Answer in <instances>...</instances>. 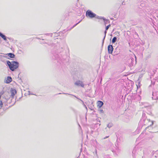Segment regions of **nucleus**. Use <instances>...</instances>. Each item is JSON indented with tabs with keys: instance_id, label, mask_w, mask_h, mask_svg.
<instances>
[{
	"instance_id": "21",
	"label": "nucleus",
	"mask_w": 158,
	"mask_h": 158,
	"mask_svg": "<svg viewBox=\"0 0 158 158\" xmlns=\"http://www.w3.org/2000/svg\"><path fill=\"white\" fill-rule=\"evenodd\" d=\"M2 101H1V102L0 103V106L1 107H2Z\"/></svg>"
},
{
	"instance_id": "15",
	"label": "nucleus",
	"mask_w": 158,
	"mask_h": 158,
	"mask_svg": "<svg viewBox=\"0 0 158 158\" xmlns=\"http://www.w3.org/2000/svg\"><path fill=\"white\" fill-rule=\"evenodd\" d=\"M106 32H107V31H106V30H105L104 31V38L103 39V40H102V44H103L104 42V39L105 38V37H106Z\"/></svg>"
},
{
	"instance_id": "2",
	"label": "nucleus",
	"mask_w": 158,
	"mask_h": 158,
	"mask_svg": "<svg viewBox=\"0 0 158 158\" xmlns=\"http://www.w3.org/2000/svg\"><path fill=\"white\" fill-rule=\"evenodd\" d=\"M86 16L87 17H89L90 18H92L95 17L96 15L95 14L92 12L91 10H88L86 13Z\"/></svg>"
},
{
	"instance_id": "14",
	"label": "nucleus",
	"mask_w": 158,
	"mask_h": 158,
	"mask_svg": "<svg viewBox=\"0 0 158 158\" xmlns=\"http://www.w3.org/2000/svg\"><path fill=\"white\" fill-rule=\"evenodd\" d=\"M95 17L97 18V19H103V20L104 21H106L107 22V20H106L105 18H102L101 17H99V16H96Z\"/></svg>"
},
{
	"instance_id": "6",
	"label": "nucleus",
	"mask_w": 158,
	"mask_h": 158,
	"mask_svg": "<svg viewBox=\"0 0 158 158\" xmlns=\"http://www.w3.org/2000/svg\"><path fill=\"white\" fill-rule=\"evenodd\" d=\"M108 53L111 54L113 50V47L112 45H109L108 47Z\"/></svg>"
},
{
	"instance_id": "17",
	"label": "nucleus",
	"mask_w": 158,
	"mask_h": 158,
	"mask_svg": "<svg viewBox=\"0 0 158 158\" xmlns=\"http://www.w3.org/2000/svg\"><path fill=\"white\" fill-rule=\"evenodd\" d=\"M145 114L144 113H143L142 115V119H143V121H145L146 119L145 118Z\"/></svg>"
},
{
	"instance_id": "13",
	"label": "nucleus",
	"mask_w": 158,
	"mask_h": 158,
	"mask_svg": "<svg viewBox=\"0 0 158 158\" xmlns=\"http://www.w3.org/2000/svg\"><path fill=\"white\" fill-rule=\"evenodd\" d=\"M116 40H117V37H114L113 38L112 41V42L113 43H115L116 42Z\"/></svg>"
},
{
	"instance_id": "7",
	"label": "nucleus",
	"mask_w": 158,
	"mask_h": 158,
	"mask_svg": "<svg viewBox=\"0 0 158 158\" xmlns=\"http://www.w3.org/2000/svg\"><path fill=\"white\" fill-rule=\"evenodd\" d=\"M16 93V91L15 89H12L10 91V96H11L12 98H13Z\"/></svg>"
},
{
	"instance_id": "12",
	"label": "nucleus",
	"mask_w": 158,
	"mask_h": 158,
	"mask_svg": "<svg viewBox=\"0 0 158 158\" xmlns=\"http://www.w3.org/2000/svg\"><path fill=\"white\" fill-rule=\"evenodd\" d=\"M0 36L4 40H6V37L5 35H3L2 33L0 32Z\"/></svg>"
},
{
	"instance_id": "1",
	"label": "nucleus",
	"mask_w": 158,
	"mask_h": 158,
	"mask_svg": "<svg viewBox=\"0 0 158 158\" xmlns=\"http://www.w3.org/2000/svg\"><path fill=\"white\" fill-rule=\"evenodd\" d=\"M7 63L10 69L12 71H14L19 66V63L17 62L12 61L10 62L9 61H7Z\"/></svg>"
},
{
	"instance_id": "5",
	"label": "nucleus",
	"mask_w": 158,
	"mask_h": 158,
	"mask_svg": "<svg viewBox=\"0 0 158 158\" xmlns=\"http://www.w3.org/2000/svg\"><path fill=\"white\" fill-rule=\"evenodd\" d=\"M12 81V79L10 77L8 76L7 78L4 80V82L6 83H9Z\"/></svg>"
},
{
	"instance_id": "9",
	"label": "nucleus",
	"mask_w": 158,
	"mask_h": 158,
	"mask_svg": "<svg viewBox=\"0 0 158 158\" xmlns=\"http://www.w3.org/2000/svg\"><path fill=\"white\" fill-rule=\"evenodd\" d=\"M98 106L99 108H101L103 104V102L102 101H98Z\"/></svg>"
},
{
	"instance_id": "22",
	"label": "nucleus",
	"mask_w": 158,
	"mask_h": 158,
	"mask_svg": "<svg viewBox=\"0 0 158 158\" xmlns=\"http://www.w3.org/2000/svg\"><path fill=\"white\" fill-rule=\"evenodd\" d=\"M108 136H106V137L104 138V139H106V138H108Z\"/></svg>"
},
{
	"instance_id": "4",
	"label": "nucleus",
	"mask_w": 158,
	"mask_h": 158,
	"mask_svg": "<svg viewBox=\"0 0 158 158\" xmlns=\"http://www.w3.org/2000/svg\"><path fill=\"white\" fill-rule=\"evenodd\" d=\"M152 98L153 100H156L158 99V91L153 92Z\"/></svg>"
},
{
	"instance_id": "16",
	"label": "nucleus",
	"mask_w": 158,
	"mask_h": 158,
	"mask_svg": "<svg viewBox=\"0 0 158 158\" xmlns=\"http://www.w3.org/2000/svg\"><path fill=\"white\" fill-rule=\"evenodd\" d=\"M113 125L112 123H110L107 125V127L109 128H110L113 126Z\"/></svg>"
},
{
	"instance_id": "25",
	"label": "nucleus",
	"mask_w": 158,
	"mask_h": 158,
	"mask_svg": "<svg viewBox=\"0 0 158 158\" xmlns=\"http://www.w3.org/2000/svg\"><path fill=\"white\" fill-rule=\"evenodd\" d=\"M95 142L97 143V141H95Z\"/></svg>"
},
{
	"instance_id": "20",
	"label": "nucleus",
	"mask_w": 158,
	"mask_h": 158,
	"mask_svg": "<svg viewBox=\"0 0 158 158\" xmlns=\"http://www.w3.org/2000/svg\"><path fill=\"white\" fill-rule=\"evenodd\" d=\"M81 20L79 22H78V23H76V24H75L74 25L73 27L72 28H73V27H75L76 25H77L78 23H79L81 21Z\"/></svg>"
},
{
	"instance_id": "18",
	"label": "nucleus",
	"mask_w": 158,
	"mask_h": 158,
	"mask_svg": "<svg viewBox=\"0 0 158 158\" xmlns=\"http://www.w3.org/2000/svg\"><path fill=\"white\" fill-rule=\"evenodd\" d=\"M110 24H109L107 26H106V30H107L108 29L109 27H110Z\"/></svg>"
},
{
	"instance_id": "3",
	"label": "nucleus",
	"mask_w": 158,
	"mask_h": 158,
	"mask_svg": "<svg viewBox=\"0 0 158 158\" xmlns=\"http://www.w3.org/2000/svg\"><path fill=\"white\" fill-rule=\"evenodd\" d=\"M75 85L78 86H81L82 87H84V85L83 84L82 81H77L75 83Z\"/></svg>"
},
{
	"instance_id": "19",
	"label": "nucleus",
	"mask_w": 158,
	"mask_h": 158,
	"mask_svg": "<svg viewBox=\"0 0 158 158\" xmlns=\"http://www.w3.org/2000/svg\"><path fill=\"white\" fill-rule=\"evenodd\" d=\"M70 95H73V96H74V97H76L77 98V99H78L80 100V101H81L83 103H84V102H83V101H82V100H81V99H80L78 98L76 96H74V95H72V94H70Z\"/></svg>"
},
{
	"instance_id": "10",
	"label": "nucleus",
	"mask_w": 158,
	"mask_h": 158,
	"mask_svg": "<svg viewBox=\"0 0 158 158\" xmlns=\"http://www.w3.org/2000/svg\"><path fill=\"white\" fill-rule=\"evenodd\" d=\"M8 56L11 58H14L15 55L14 54L12 53H9L7 54Z\"/></svg>"
},
{
	"instance_id": "8",
	"label": "nucleus",
	"mask_w": 158,
	"mask_h": 158,
	"mask_svg": "<svg viewBox=\"0 0 158 158\" xmlns=\"http://www.w3.org/2000/svg\"><path fill=\"white\" fill-rule=\"evenodd\" d=\"M131 61V64L133 65V64L136 63V59L135 60L134 58H130L129 59V61Z\"/></svg>"
},
{
	"instance_id": "23",
	"label": "nucleus",
	"mask_w": 158,
	"mask_h": 158,
	"mask_svg": "<svg viewBox=\"0 0 158 158\" xmlns=\"http://www.w3.org/2000/svg\"><path fill=\"white\" fill-rule=\"evenodd\" d=\"M63 94H66V93H63Z\"/></svg>"
},
{
	"instance_id": "11",
	"label": "nucleus",
	"mask_w": 158,
	"mask_h": 158,
	"mask_svg": "<svg viewBox=\"0 0 158 158\" xmlns=\"http://www.w3.org/2000/svg\"><path fill=\"white\" fill-rule=\"evenodd\" d=\"M146 121L147 122H148L149 123V122H150V124H148V125H150V126H151L153 124V121H150V120L149 119H147L146 120Z\"/></svg>"
},
{
	"instance_id": "24",
	"label": "nucleus",
	"mask_w": 158,
	"mask_h": 158,
	"mask_svg": "<svg viewBox=\"0 0 158 158\" xmlns=\"http://www.w3.org/2000/svg\"><path fill=\"white\" fill-rule=\"evenodd\" d=\"M102 111H103V110H101V112H102Z\"/></svg>"
}]
</instances>
